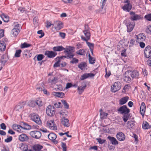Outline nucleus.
<instances>
[{
    "mask_svg": "<svg viewBox=\"0 0 151 151\" xmlns=\"http://www.w3.org/2000/svg\"><path fill=\"white\" fill-rule=\"evenodd\" d=\"M31 119L38 124H40L42 122L39 116L35 113L31 114L29 116Z\"/></svg>",
    "mask_w": 151,
    "mask_h": 151,
    "instance_id": "obj_1",
    "label": "nucleus"
},
{
    "mask_svg": "<svg viewBox=\"0 0 151 151\" xmlns=\"http://www.w3.org/2000/svg\"><path fill=\"white\" fill-rule=\"evenodd\" d=\"M88 27V26L85 25V30L83 31V32L84 34L86 37H84L83 36H81V38L82 39L85 41L89 40L90 39L91 36L90 31L88 29H87Z\"/></svg>",
    "mask_w": 151,
    "mask_h": 151,
    "instance_id": "obj_2",
    "label": "nucleus"
},
{
    "mask_svg": "<svg viewBox=\"0 0 151 151\" xmlns=\"http://www.w3.org/2000/svg\"><path fill=\"white\" fill-rule=\"evenodd\" d=\"M124 81L127 83H130L133 80L129 70L126 71L123 76Z\"/></svg>",
    "mask_w": 151,
    "mask_h": 151,
    "instance_id": "obj_3",
    "label": "nucleus"
},
{
    "mask_svg": "<svg viewBox=\"0 0 151 151\" xmlns=\"http://www.w3.org/2000/svg\"><path fill=\"white\" fill-rule=\"evenodd\" d=\"M124 22L127 27V30L128 32H131L135 26V24L134 22H131L129 20L126 19Z\"/></svg>",
    "mask_w": 151,
    "mask_h": 151,
    "instance_id": "obj_4",
    "label": "nucleus"
},
{
    "mask_svg": "<svg viewBox=\"0 0 151 151\" xmlns=\"http://www.w3.org/2000/svg\"><path fill=\"white\" fill-rule=\"evenodd\" d=\"M47 114L49 116H52L54 115L55 112V109L54 106L51 105H49L46 109Z\"/></svg>",
    "mask_w": 151,
    "mask_h": 151,
    "instance_id": "obj_5",
    "label": "nucleus"
},
{
    "mask_svg": "<svg viewBox=\"0 0 151 151\" xmlns=\"http://www.w3.org/2000/svg\"><path fill=\"white\" fill-rule=\"evenodd\" d=\"M130 16V19L132 21H137L141 18V15L136 14L134 12L131 11L129 12Z\"/></svg>",
    "mask_w": 151,
    "mask_h": 151,
    "instance_id": "obj_6",
    "label": "nucleus"
},
{
    "mask_svg": "<svg viewBox=\"0 0 151 151\" xmlns=\"http://www.w3.org/2000/svg\"><path fill=\"white\" fill-rule=\"evenodd\" d=\"M29 134L32 137L39 139L41 136V133L39 131L35 130L30 132Z\"/></svg>",
    "mask_w": 151,
    "mask_h": 151,
    "instance_id": "obj_7",
    "label": "nucleus"
},
{
    "mask_svg": "<svg viewBox=\"0 0 151 151\" xmlns=\"http://www.w3.org/2000/svg\"><path fill=\"white\" fill-rule=\"evenodd\" d=\"M121 83L120 82H115L112 86L111 91L114 92H115L119 91L121 88Z\"/></svg>",
    "mask_w": 151,
    "mask_h": 151,
    "instance_id": "obj_8",
    "label": "nucleus"
},
{
    "mask_svg": "<svg viewBox=\"0 0 151 151\" xmlns=\"http://www.w3.org/2000/svg\"><path fill=\"white\" fill-rule=\"evenodd\" d=\"M117 110L119 113L122 114L128 113L130 111L129 109L127 108L125 105L120 107Z\"/></svg>",
    "mask_w": 151,
    "mask_h": 151,
    "instance_id": "obj_9",
    "label": "nucleus"
},
{
    "mask_svg": "<svg viewBox=\"0 0 151 151\" xmlns=\"http://www.w3.org/2000/svg\"><path fill=\"white\" fill-rule=\"evenodd\" d=\"M53 26L56 30H59L63 28L62 23L60 21L55 22L52 24Z\"/></svg>",
    "mask_w": 151,
    "mask_h": 151,
    "instance_id": "obj_10",
    "label": "nucleus"
},
{
    "mask_svg": "<svg viewBox=\"0 0 151 151\" xmlns=\"http://www.w3.org/2000/svg\"><path fill=\"white\" fill-rule=\"evenodd\" d=\"M136 41L137 42H144L146 39V36L143 33L140 34L138 35H136Z\"/></svg>",
    "mask_w": 151,
    "mask_h": 151,
    "instance_id": "obj_11",
    "label": "nucleus"
},
{
    "mask_svg": "<svg viewBox=\"0 0 151 151\" xmlns=\"http://www.w3.org/2000/svg\"><path fill=\"white\" fill-rule=\"evenodd\" d=\"M144 55L145 57L148 58L151 57V47L149 45L146 47L144 50Z\"/></svg>",
    "mask_w": 151,
    "mask_h": 151,
    "instance_id": "obj_12",
    "label": "nucleus"
},
{
    "mask_svg": "<svg viewBox=\"0 0 151 151\" xmlns=\"http://www.w3.org/2000/svg\"><path fill=\"white\" fill-rule=\"evenodd\" d=\"M20 27L19 24H17L15 26L14 28L12 30V34L14 36H16L19 32Z\"/></svg>",
    "mask_w": 151,
    "mask_h": 151,
    "instance_id": "obj_13",
    "label": "nucleus"
},
{
    "mask_svg": "<svg viewBox=\"0 0 151 151\" xmlns=\"http://www.w3.org/2000/svg\"><path fill=\"white\" fill-rule=\"evenodd\" d=\"M47 126L49 128L53 130L57 129V127L53 120H50L47 122Z\"/></svg>",
    "mask_w": 151,
    "mask_h": 151,
    "instance_id": "obj_14",
    "label": "nucleus"
},
{
    "mask_svg": "<svg viewBox=\"0 0 151 151\" xmlns=\"http://www.w3.org/2000/svg\"><path fill=\"white\" fill-rule=\"evenodd\" d=\"M57 55V53L52 51L47 50L45 52V55L49 58H53Z\"/></svg>",
    "mask_w": 151,
    "mask_h": 151,
    "instance_id": "obj_15",
    "label": "nucleus"
},
{
    "mask_svg": "<svg viewBox=\"0 0 151 151\" xmlns=\"http://www.w3.org/2000/svg\"><path fill=\"white\" fill-rule=\"evenodd\" d=\"M116 137L118 140L120 141H124L126 137L125 135L122 132L117 133Z\"/></svg>",
    "mask_w": 151,
    "mask_h": 151,
    "instance_id": "obj_16",
    "label": "nucleus"
},
{
    "mask_svg": "<svg viewBox=\"0 0 151 151\" xmlns=\"http://www.w3.org/2000/svg\"><path fill=\"white\" fill-rule=\"evenodd\" d=\"M19 140L22 142L27 141L29 139L28 137L25 134H22L19 136Z\"/></svg>",
    "mask_w": 151,
    "mask_h": 151,
    "instance_id": "obj_17",
    "label": "nucleus"
},
{
    "mask_svg": "<svg viewBox=\"0 0 151 151\" xmlns=\"http://www.w3.org/2000/svg\"><path fill=\"white\" fill-rule=\"evenodd\" d=\"M95 74L92 73H85L82 75L80 77V79L81 80H83L88 77H94Z\"/></svg>",
    "mask_w": 151,
    "mask_h": 151,
    "instance_id": "obj_18",
    "label": "nucleus"
},
{
    "mask_svg": "<svg viewBox=\"0 0 151 151\" xmlns=\"http://www.w3.org/2000/svg\"><path fill=\"white\" fill-rule=\"evenodd\" d=\"M49 139L55 143H57L58 142L55 140L57 136L55 134L53 133H50L48 135Z\"/></svg>",
    "mask_w": 151,
    "mask_h": 151,
    "instance_id": "obj_19",
    "label": "nucleus"
},
{
    "mask_svg": "<svg viewBox=\"0 0 151 151\" xmlns=\"http://www.w3.org/2000/svg\"><path fill=\"white\" fill-rule=\"evenodd\" d=\"M61 122L62 124L65 127H68L70 125V124L68 119L65 118L64 117H63L61 119Z\"/></svg>",
    "mask_w": 151,
    "mask_h": 151,
    "instance_id": "obj_20",
    "label": "nucleus"
},
{
    "mask_svg": "<svg viewBox=\"0 0 151 151\" xmlns=\"http://www.w3.org/2000/svg\"><path fill=\"white\" fill-rule=\"evenodd\" d=\"M132 4H126L122 7V9L124 11L129 12L132 9Z\"/></svg>",
    "mask_w": 151,
    "mask_h": 151,
    "instance_id": "obj_21",
    "label": "nucleus"
},
{
    "mask_svg": "<svg viewBox=\"0 0 151 151\" xmlns=\"http://www.w3.org/2000/svg\"><path fill=\"white\" fill-rule=\"evenodd\" d=\"M146 109V106L144 102H142L140 107V112L142 116H144Z\"/></svg>",
    "mask_w": 151,
    "mask_h": 151,
    "instance_id": "obj_22",
    "label": "nucleus"
},
{
    "mask_svg": "<svg viewBox=\"0 0 151 151\" xmlns=\"http://www.w3.org/2000/svg\"><path fill=\"white\" fill-rule=\"evenodd\" d=\"M131 75L133 79L134 78H138L139 75V73L138 71L137 70H134L132 71V70H129Z\"/></svg>",
    "mask_w": 151,
    "mask_h": 151,
    "instance_id": "obj_23",
    "label": "nucleus"
},
{
    "mask_svg": "<svg viewBox=\"0 0 151 151\" xmlns=\"http://www.w3.org/2000/svg\"><path fill=\"white\" fill-rule=\"evenodd\" d=\"M107 138L110 141L112 144L113 145H116L119 144L118 142L116 139L113 137L110 136H109Z\"/></svg>",
    "mask_w": 151,
    "mask_h": 151,
    "instance_id": "obj_24",
    "label": "nucleus"
},
{
    "mask_svg": "<svg viewBox=\"0 0 151 151\" xmlns=\"http://www.w3.org/2000/svg\"><path fill=\"white\" fill-rule=\"evenodd\" d=\"M74 48L73 47L70 46L67 47L66 48H65L64 52L66 53L73 52H74Z\"/></svg>",
    "mask_w": 151,
    "mask_h": 151,
    "instance_id": "obj_25",
    "label": "nucleus"
},
{
    "mask_svg": "<svg viewBox=\"0 0 151 151\" xmlns=\"http://www.w3.org/2000/svg\"><path fill=\"white\" fill-rule=\"evenodd\" d=\"M21 125L22 127H21L24 129H29L31 128V126L27 123L24 122H22L21 123Z\"/></svg>",
    "mask_w": 151,
    "mask_h": 151,
    "instance_id": "obj_26",
    "label": "nucleus"
},
{
    "mask_svg": "<svg viewBox=\"0 0 151 151\" xmlns=\"http://www.w3.org/2000/svg\"><path fill=\"white\" fill-rule=\"evenodd\" d=\"M9 59V58L7 55L6 54H4L1 56V62L4 64Z\"/></svg>",
    "mask_w": 151,
    "mask_h": 151,
    "instance_id": "obj_27",
    "label": "nucleus"
},
{
    "mask_svg": "<svg viewBox=\"0 0 151 151\" xmlns=\"http://www.w3.org/2000/svg\"><path fill=\"white\" fill-rule=\"evenodd\" d=\"M58 81L57 77H55L53 78H50L48 80L49 83H51L52 85L55 84Z\"/></svg>",
    "mask_w": 151,
    "mask_h": 151,
    "instance_id": "obj_28",
    "label": "nucleus"
},
{
    "mask_svg": "<svg viewBox=\"0 0 151 151\" xmlns=\"http://www.w3.org/2000/svg\"><path fill=\"white\" fill-rule=\"evenodd\" d=\"M42 148V146L38 144L35 145L33 147V149L34 151H40Z\"/></svg>",
    "mask_w": 151,
    "mask_h": 151,
    "instance_id": "obj_29",
    "label": "nucleus"
},
{
    "mask_svg": "<svg viewBox=\"0 0 151 151\" xmlns=\"http://www.w3.org/2000/svg\"><path fill=\"white\" fill-rule=\"evenodd\" d=\"M129 99V98L128 96H125L122 98L119 101V104L123 105L125 104L128 101Z\"/></svg>",
    "mask_w": 151,
    "mask_h": 151,
    "instance_id": "obj_30",
    "label": "nucleus"
},
{
    "mask_svg": "<svg viewBox=\"0 0 151 151\" xmlns=\"http://www.w3.org/2000/svg\"><path fill=\"white\" fill-rule=\"evenodd\" d=\"M142 128L144 129H150L151 128V125H150L147 122L145 121L142 124Z\"/></svg>",
    "mask_w": 151,
    "mask_h": 151,
    "instance_id": "obj_31",
    "label": "nucleus"
},
{
    "mask_svg": "<svg viewBox=\"0 0 151 151\" xmlns=\"http://www.w3.org/2000/svg\"><path fill=\"white\" fill-rule=\"evenodd\" d=\"M87 66V64L85 62L80 63L78 66V68L81 70H84Z\"/></svg>",
    "mask_w": 151,
    "mask_h": 151,
    "instance_id": "obj_32",
    "label": "nucleus"
},
{
    "mask_svg": "<svg viewBox=\"0 0 151 151\" xmlns=\"http://www.w3.org/2000/svg\"><path fill=\"white\" fill-rule=\"evenodd\" d=\"M53 50L55 51H60L64 50L65 48L62 46H58L54 47Z\"/></svg>",
    "mask_w": 151,
    "mask_h": 151,
    "instance_id": "obj_33",
    "label": "nucleus"
},
{
    "mask_svg": "<svg viewBox=\"0 0 151 151\" xmlns=\"http://www.w3.org/2000/svg\"><path fill=\"white\" fill-rule=\"evenodd\" d=\"M24 106V104H19L17 106L15 107V109L16 111H22L23 110Z\"/></svg>",
    "mask_w": 151,
    "mask_h": 151,
    "instance_id": "obj_34",
    "label": "nucleus"
},
{
    "mask_svg": "<svg viewBox=\"0 0 151 151\" xmlns=\"http://www.w3.org/2000/svg\"><path fill=\"white\" fill-rule=\"evenodd\" d=\"M53 95L56 97L60 98H63L64 96V93L61 92H54L53 93Z\"/></svg>",
    "mask_w": 151,
    "mask_h": 151,
    "instance_id": "obj_35",
    "label": "nucleus"
},
{
    "mask_svg": "<svg viewBox=\"0 0 151 151\" xmlns=\"http://www.w3.org/2000/svg\"><path fill=\"white\" fill-rule=\"evenodd\" d=\"M0 16L4 22H7L9 21L8 16L5 14L3 13L0 15Z\"/></svg>",
    "mask_w": 151,
    "mask_h": 151,
    "instance_id": "obj_36",
    "label": "nucleus"
},
{
    "mask_svg": "<svg viewBox=\"0 0 151 151\" xmlns=\"http://www.w3.org/2000/svg\"><path fill=\"white\" fill-rule=\"evenodd\" d=\"M86 87V85L83 86H80L78 87L77 90L79 94L80 95L81 94V93L84 91Z\"/></svg>",
    "mask_w": 151,
    "mask_h": 151,
    "instance_id": "obj_37",
    "label": "nucleus"
},
{
    "mask_svg": "<svg viewBox=\"0 0 151 151\" xmlns=\"http://www.w3.org/2000/svg\"><path fill=\"white\" fill-rule=\"evenodd\" d=\"M127 126L128 128L130 129H133L135 125L134 122V121H128L127 122Z\"/></svg>",
    "mask_w": 151,
    "mask_h": 151,
    "instance_id": "obj_38",
    "label": "nucleus"
},
{
    "mask_svg": "<svg viewBox=\"0 0 151 151\" xmlns=\"http://www.w3.org/2000/svg\"><path fill=\"white\" fill-rule=\"evenodd\" d=\"M100 115L101 119H104L106 118L108 115V113H106L104 111H102V110L101 109H100Z\"/></svg>",
    "mask_w": 151,
    "mask_h": 151,
    "instance_id": "obj_39",
    "label": "nucleus"
},
{
    "mask_svg": "<svg viewBox=\"0 0 151 151\" xmlns=\"http://www.w3.org/2000/svg\"><path fill=\"white\" fill-rule=\"evenodd\" d=\"M6 47V44L3 41H1L0 42V50L1 51H4Z\"/></svg>",
    "mask_w": 151,
    "mask_h": 151,
    "instance_id": "obj_40",
    "label": "nucleus"
},
{
    "mask_svg": "<svg viewBox=\"0 0 151 151\" xmlns=\"http://www.w3.org/2000/svg\"><path fill=\"white\" fill-rule=\"evenodd\" d=\"M35 101L36 105H37L39 107H40L42 106L43 103L41 99L39 98L37 99Z\"/></svg>",
    "mask_w": 151,
    "mask_h": 151,
    "instance_id": "obj_41",
    "label": "nucleus"
},
{
    "mask_svg": "<svg viewBox=\"0 0 151 151\" xmlns=\"http://www.w3.org/2000/svg\"><path fill=\"white\" fill-rule=\"evenodd\" d=\"M129 117V115L128 113H126L124 114V115L122 116V119L124 122H126L128 119Z\"/></svg>",
    "mask_w": 151,
    "mask_h": 151,
    "instance_id": "obj_42",
    "label": "nucleus"
},
{
    "mask_svg": "<svg viewBox=\"0 0 151 151\" xmlns=\"http://www.w3.org/2000/svg\"><path fill=\"white\" fill-rule=\"evenodd\" d=\"M76 53L77 54L79 55H84L85 54V50L83 49H81L77 51L76 52Z\"/></svg>",
    "mask_w": 151,
    "mask_h": 151,
    "instance_id": "obj_43",
    "label": "nucleus"
},
{
    "mask_svg": "<svg viewBox=\"0 0 151 151\" xmlns=\"http://www.w3.org/2000/svg\"><path fill=\"white\" fill-rule=\"evenodd\" d=\"M12 127V128L14 129L17 130L18 131H19V129L20 128L22 127L21 125H17L16 124H13Z\"/></svg>",
    "mask_w": 151,
    "mask_h": 151,
    "instance_id": "obj_44",
    "label": "nucleus"
},
{
    "mask_svg": "<svg viewBox=\"0 0 151 151\" xmlns=\"http://www.w3.org/2000/svg\"><path fill=\"white\" fill-rule=\"evenodd\" d=\"M37 61H41L45 57L44 55L41 54L37 55H36Z\"/></svg>",
    "mask_w": 151,
    "mask_h": 151,
    "instance_id": "obj_45",
    "label": "nucleus"
},
{
    "mask_svg": "<svg viewBox=\"0 0 151 151\" xmlns=\"http://www.w3.org/2000/svg\"><path fill=\"white\" fill-rule=\"evenodd\" d=\"M88 57H89V63L91 64H93L95 63V60L94 59V58L92 57L90 54L89 53L88 55Z\"/></svg>",
    "mask_w": 151,
    "mask_h": 151,
    "instance_id": "obj_46",
    "label": "nucleus"
},
{
    "mask_svg": "<svg viewBox=\"0 0 151 151\" xmlns=\"http://www.w3.org/2000/svg\"><path fill=\"white\" fill-rule=\"evenodd\" d=\"M31 45L29 44H28L26 42H24L21 44V47L22 48H27L31 46Z\"/></svg>",
    "mask_w": 151,
    "mask_h": 151,
    "instance_id": "obj_47",
    "label": "nucleus"
},
{
    "mask_svg": "<svg viewBox=\"0 0 151 151\" xmlns=\"http://www.w3.org/2000/svg\"><path fill=\"white\" fill-rule=\"evenodd\" d=\"M28 104L30 106L34 107L36 105V101H30L29 102Z\"/></svg>",
    "mask_w": 151,
    "mask_h": 151,
    "instance_id": "obj_48",
    "label": "nucleus"
},
{
    "mask_svg": "<svg viewBox=\"0 0 151 151\" xmlns=\"http://www.w3.org/2000/svg\"><path fill=\"white\" fill-rule=\"evenodd\" d=\"M22 52L21 50H16L15 53L14 55V56L15 57L18 58L20 56V54Z\"/></svg>",
    "mask_w": 151,
    "mask_h": 151,
    "instance_id": "obj_49",
    "label": "nucleus"
},
{
    "mask_svg": "<svg viewBox=\"0 0 151 151\" xmlns=\"http://www.w3.org/2000/svg\"><path fill=\"white\" fill-rule=\"evenodd\" d=\"M87 45L89 47L90 50L93 49L94 46V44L93 43H91L88 41H86Z\"/></svg>",
    "mask_w": 151,
    "mask_h": 151,
    "instance_id": "obj_50",
    "label": "nucleus"
},
{
    "mask_svg": "<svg viewBox=\"0 0 151 151\" xmlns=\"http://www.w3.org/2000/svg\"><path fill=\"white\" fill-rule=\"evenodd\" d=\"M96 140H97L99 143L101 144L104 143L106 141L105 139H102L101 138H97Z\"/></svg>",
    "mask_w": 151,
    "mask_h": 151,
    "instance_id": "obj_51",
    "label": "nucleus"
},
{
    "mask_svg": "<svg viewBox=\"0 0 151 151\" xmlns=\"http://www.w3.org/2000/svg\"><path fill=\"white\" fill-rule=\"evenodd\" d=\"M67 53V59L72 58L74 56V54L73 53V52H70Z\"/></svg>",
    "mask_w": 151,
    "mask_h": 151,
    "instance_id": "obj_52",
    "label": "nucleus"
},
{
    "mask_svg": "<svg viewBox=\"0 0 151 151\" xmlns=\"http://www.w3.org/2000/svg\"><path fill=\"white\" fill-rule=\"evenodd\" d=\"M145 18L149 21H151V14H149L145 15L144 17Z\"/></svg>",
    "mask_w": 151,
    "mask_h": 151,
    "instance_id": "obj_53",
    "label": "nucleus"
},
{
    "mask_svg": "<svg viewBox=\"0 0 151 151\" xmlns=\"http://www.w3.org/2000/svg\"><path fill=\"white\" fill-rule=\"evenodd\" d=\"M78 61L79 60L78 59H77L75 58H73L72 60L70 61V63L73 64H76L78 63Z\"/></svg>",
    "mask_w": 151,
    "mask_h": 151,
    "instance_id": "obj_54",
    "label": "nucleus"
},
{
    "mask_svg": "<svg viewBox=\"0 0 151 151\" xmlns=\"http://www.w3.org/2000/svg\"><path fill=\"white\" fill-rule=\"evenodd\" d=\"M12 136L9 137H8L6 139L4 140V141L8 143L11 142L12 140Z\"/></svg>",
    "mask_w": 151,
    "mask_h": 151,
    "instance_id": "obj_55",
    "label": "nucleus"
},
{
    "mask_svg": "<svg viewBox=\"0 0 151 151\" xmlns=\"http://www.w3.org/2000/svg\"><path fill=\"white\" fill-rule=\"evenodd\" d=\"M146 32L148 34H151V26H148L146 30Z\"/></svg>",
    "mask_w": 151,
    "mask_h": 151,
    "instance_id": "obj_56",
    "label": "nucleus"
},
{
    "mask_svg": "<svg viewBox=\"0 0 151 151\" xmlns=\"http://www.w3.org/2000/svg\"><path fill=\"white\" fill-rule=\"evenodd\" d=\"M60 59L59 60H58V61L56 62L53 65V67L54 68L57 67H58L60 66Z\"/></svg>",
    "mask_w": 151,
    "mask_h": 151,
    "instance_id": "obj_57",
    "label": "nucleus"
},
{
    "mask_svg": "<svg viewBox=\"0 0 151 151\" xmlns=\"http://www.w3.org/2000/svg\"><path fill=\"white\" fill-rule=\"evenodd\" d=\"M37 33L39 34H41V35L39 36V38H41L44 35V33L43 32L42 30H39L37 31Z\"/></svg>",
    "mask_w": 151,
    "mask_h": 151,
    "instance_id": "obj_58",
    "label": "nucleus"
},
{
    "mask_svg": "<svg viewBox=\"0 0 151 151\" xmlns=\"http://www.w3.org/2000/svg\"><path fill=\"white\" fill-rule=\"evenodd\" d=\"M62 103L64 105V106L65 107V108L68 109L69 108V105L67 103L66 101L64 100H63L62 101Z\"/></svg>",
    "mask_w": 151,
    "mask_h": 151,
    "instance_id": "obj_59",
    "label": "nucleus"
},
{
    "mask_svg": "<svg viewBox=\"0 0 151 151\" xmlns=\"http://www.w3.org/2000/svg\"><path fill=\"white\" fill-rule=\"evenodd\" d=\"M107 0H101V3L102 4L101 6V8L103 9L104 7L106 4Z\"/></svg>",
    "mask_w": 151,
    "mask_h": 151,
    "instance_id": "obj_60",
    "label": "nucleus"
},
{
    "mask_svg": "<svg viewBox=\"0 0 151 151\" xmlns=\"http://www.w3.org/2000/svg\"><path fill=\"white\" fill-rule=\"evenodd\" d=\"M61 104L60 102H56L54 104V106L55 107L58 108L60 107Z\"/></svg>",
    "mask_w": 151,
    "mask_h": 151,
    "instance_id": "obj_61",
    "label": "nucleus"
},
{
    "mask_svg": "<svg viewBox=\"0 0 151 151\" xmlns=\"http://www.w3.org/2000/svg\"><path fill=\"white\" fill-rule=\"evenodd\" d=\"M135 42V40L134 39H131L129 42V46H132L134 45Z\"/></svg>",
    "mask_w": 151,
    "mask_h": 151,
    "instance_id": "obj_62",
    "label": "nucleus"
},
{
    "mask_svg": "<svg viewBox=\"0 0 151 151\" xmlns=\"http://www.w3.org/2000/svg\"><path fill=\"white\" fill-rule=\"evenodd\" d=\"M108 147L109 150L111 151H113L115 148V147L112 145H108Z\"/></svg>",
    "mask_w": 151,
    "mask_h": 151,
    "instance_id": "obj_63",
    "label": "nucleus"
},
{
    "mask_svg": "<svg viewBox=\"0 0 151 151\" xmlns=\"http://www.w3.org/2000/svg\"><path fill=\"white\" fill-rule=\"evenodd\" d=\"M33 22L34 24H37L38 22V19L37 17H35L33 19Z\"/></svg>",
    "mask_w": 151,
    "mask_h": 151,
    "instance_id": "obj_64",
    "label": "nucleus"
}]
</instances>
